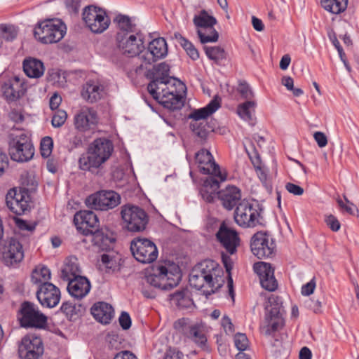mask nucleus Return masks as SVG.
Returning <instances> with one entry per match:
<instances>
[{
	"label": "nucleus",
	"mask_w": 359,
	"mask_h": 359,
	"mask_svg": "<svg viewBox=\"0 0 359 359\" xmlns=\"http://www.w3.org/2000/svg\"><path fill=\"white\" fill-rule=\"evenodd\" d=\"M114 151L113 142L105 137L94 140L88 146L86 153L79 159V168L83 171L98 174L99 169L110 158Z\"/></svg>",
	"instance_id": "nucleus-1"
},
{
	"label": "nucleus",
	"mask_w": 359,
	"mask_h": 359,
	"mask_svg": "<svg viewBox=\"0 0 359 359\" xmlns=\"http://www.w3.org/2000/svg\"><path fill=\"white\" fill-rule=\"evenodd\" d=\"M144 280L149 286L159 290H170L180 282V270L178 267L169 270L165 265L157 264L147 271Z\"/></svg>",
	"instance_id": "nucleus-2"
},
{
	"label": "nucleus",
	"mask_w": 359,
	"mask_h": 359,
	"mask_svg": "<svg viewBox=\"0 0 359 359\" xmlns=\"http://www.w3.org/2000/svg\"><path fill=\"white\" fill-rule=\"evenodd\" d=\"M262 212L263 208L259 203L243 200L236 206L234 219L238 226L243 228H254L258 225L264 226Z\"/></svg>",
	"instance_id": "nucleus-3"
},
{
	"label": "nucleus",
	"mask_w": 359,
	"mask_h": 359,
	"mask_svg": "<svg viewBox=\"0 0 359 359\" xmlns=\"http://www.w3.org/2000/svg\"><path fill=\"white\" fill-rule=\"evenodd\" d=\"M8 153L11 158L17 162H27L32 158L34 148L31 139L22 130L8 135Z\"/></svg>",
	"instance_id": "nucleus-4"
},
{
	"label": "nucleus",
	"mask_w": 359,
	"mask_h": 359,
	"mask_svg": "<svg viewBox=\"0 0 359 359\" xmlns=\"http://www.w3.org/2000/svg\"><path fill=\"white\" fill-rule=\"evenodd\" d=\"M66 29V26L61 20L46 19L37 23L34 30V36L41 43H54L64 37Z\"/></svg>",
	"instance_id": "nucleus-5"
},
{
	"label": "nucleus",
	"mask_w": 359,
	"mask_h": 359,
	"mask_svg": "<svg viewBox=\"0 0 359 359\" xmlns=\"http://www.w3.org/2000/svg\"><path fill=\"white\" fill-rule=\"evenodd\" d=\"M121 215L124 228L130 232L144 231L149 220V215L144 209L132 204L123 205Z\"/></svg>",
	"instance_id": "nucleus-6"
},
{
	"label": "nucleus",
	"mask_w": 359,
	"mask_h": 359,
	"mask_svg": "<svg viewBox=\"0 0 359 359\" xmlns=\"http://www.w3.org/2000/svg\"><path fill=\"white\" fill-rule=\"evenodd\" d=\"M18 320L24 328H44L47 317L39 310L38 306L29 301L23 302L18 312Z\"/></svg>",
	"instance_id": "nucleus-7"
},
{
	"label": "nucleus",
	"mask_w": 359,
	"mask_h": 359,
	"mask_svg": "<svg viewBox=\"0 0 359 359\" xmlns=\"http://www.w3.org/2000/svg\"><path fill=\"white\" fill-rule=\"evenodd\" d=\"M269 305L265 308L267 311L265 316L267 323L265 327V334L267 336L271 335L284 326L283 315L285 313L280 297L278 296L271 295L269 298Z\"/></svg>",
	"instance_id": "nucleus-8"
},
{
	"label": "nucleus",
	"mask_w": 359,
	"mask_h": 359,
	"mask_svg": "<svg viewBox=\"0 0 359 359\" xmlns=\"http://www.w3.org/2000/svg\"><path fill=\"white\" fill-rule=\"evenodd\" d=\"M269 305L265 308L267 311L265 316L267 323L265 327V334L267 336L271 335L284 326L283 315L285 313L280 297L278 296L271 295L269 298Z\"/></svg>",
	"instance_id": "nucleus-9"
},
{
	"label": "nucleus",
	"mask_w": 359,
	"mask_h": 359,
	"mask_svg": "<svg viewBox=\"0 0 359 359\" xmlns=\"http://www.w3.org/2000/svg\"><path fill=\"white\" fill-rule=\"evenodd\" d=\"M170 68L169 65L163 62L147 70L146 76L151 80L147 86V90L150 94L156 95V91L159 90L161 88L170 85L171 79L180 82L179 80L169 76ZM179 86L182 88L184 87L180 83H179Z\"/></svg>",
	"instance_id": "nucleus-10"
},
{
	"label": "nucleus",
	"mask_w": 359,
	"mask_h": 359,
	"mask_svg": "<svg viewBox=\"0 0 359 359\" xmlns=\"http://www.w3.org/2000/svg\"><path fill=\"white\" fill-rule=\"evenodd\" d=\"M120 203V195L112 190L97 191L88 196L85 200V203L88 208L100 211H107L113 209Z\"/></svg>",
	"instance_id": "nucleus-11"
},
{
	"label": "nucleus",
	"mask_w": 359,
	"mask_h": 359,
	"mask_svg": "<svg viewBox=\"0 0 359 359\" xmlns=\"http://www.w3.org/2000/svg\"><path fill=\"white\" fill-rule=\"evenodd\" d=\"M44 353L42 339L35 334L25 335L18 344L20 359H41Z\"/></svg>",
	"instance_id": "nucleus-12"
},
{
	"label": "nucleus",
	"mask_w": 359,
	"mask_h": 359,
	"mask_svg": "<svg viewBox=\"0 0 359 359\" xmlns=\"http://www.w3.org/2000/svg\"><path fill=\"white\" fill-rule=\"evenodd\" d=\"M30 201L31 197L28 189L25 187L12 188L6 195V206L16 215H22L29 211Z\"/></svg>",
	"instance_id": "nucleus-13"
},
{
	"label": "nucleus",
	"mask_w": 359,
	"mask_h": 359,
	"mask_svg": "<svg viewBox=\"0 0 359 359\" xmlns=\"http://www.w3.org/2000/svg\"><path fill=\"white\" fill-rule=\"evenodd\" d=\"M82 15L85 23L93 33H102L109 26L110 19L106 11L97 6L90 5L85 7Z\"/></svg>",
	"instance_id": "nucleus-14"
},
{
	"label": "nucleus",
	"mask_w": 359,
	"mask_h": 359,
	"mask_svg": "<svg viewBox=\"0 0 359 359\" xmlns=\"http://www.w3.org/2000/svg\"><path fill=\"white\" fill-rule=\"evenodd\" d=\"M130 251L135 259L143 264L154 262L158 255L154 243L146 238H135L130 243Z\"/></svg>",
	"instance_id": "nucleus-15"
},
{
	"label": "nucleus",
	"mask_w": 359,
	"mask_h": 359,
	"mask_svg": "<svg viewBox=\"0 0 359 359\" xmlns=\"http://www.w3.org/2000/svg\"><path fill=\"white\" fill-rule=\"evenodd\" d=\"M116 40L119 51L129 57L140 55L145 48L144 35L142 32L128 36L116 35Z\"/></svg>",
	"instance_id": "nucleus-16"
},
{
	"label": "nucleus",
	"mask_w": 359,
	"mask_h": 359,
	"mask_svg": "<svg viewBox=\"0 0 359 359\" xmlns=\"http://www.w3.org/2000/svg\"><path fill=\"white\" fill-rule=\"evenodd\" d=\"M150 95L159 104L170 110L180 109L183 106L181 91L177 89L175 83L161 88L156 91V95Z\"/></svg>",
	"instance_id": "nucleus-17"
},
{
	"label": "nucleus",
	"mask_w": 359,
	"mask_h": 359,
	"mask_svg": "<svg viewBox=\"0 0 359 359\" xmlns=\"http://www.w3.org/2000/svg\"><path fill=\"white\" fill-rule=\"evenodd\" d=\"M251 251L258 259L271 257L274 254L276 243L267 231H258L250 240Z\"/></svg>",
	"instance_id": "nucleus-18"
},
{
	"label": "nucleus",
	"mask_w": 359,
	"mask_h": 359,
	"mask_svg": "<svg viewBox=\"0 0 359 359\" xmlns=\"http://www.w3.org/2000/svg\"><path fill=\"white\" fill-rule=\"evenodd\" d=\"M168 54V45L163 37H158L151 41L148 46V50L141 56L142 63L137 67L136 72L142 69H147L159 59L165 57Z\"/></svg>",
	"instance_id": "nucleus-19"
},
{
	"label": "nucleus",
	"mask_w": 359,
	"mask_h": 359,
	"mask_svg": "<svg viewBox=\"0 0 359 359\" xmlns=\"http://www.w3.org/2000/svg\"><path fill=\"white\" fill-rule=\"evenodd\" d=\"M195 159L202 174L218 176L221 181L226 180V174L221 172L219 165L215 163L208 150L205 149L199 150L195 154Z\"/></svg>",
	"instance_id": "nucleus-20"
},
{
	"label": "nucleus",
	"mask_w": 359,
	"mask_h": 359,
	"mask_svg": "<svg viewBox=\"0 0 359 359\" xmlns=\"http://www.w3.org/2000/svg\"><path fill=\"white\" fill-rule=\"evenodd\" d=\"M193 21L197 27L210 28L211 29V35H205L200 29L197 31L201 43L217 41L219 34L213 28V26L217 24V20L215 17L208 15L205 10H202L198 15L194 16Z\"/></svg>",
	"instance_id": "nucleus-21"
},
{
	"label": "nucleus",
	"mask_w": 359,
	"mask_h": 359,
	"mask_svg": "<svg viewBox=\"0 0 359 359\" xmlns=\"http://www.w3.org/2000/svg\"><path fill=\"white\" fill-rule=\"evenodd\" d=\"M36 296L43 307L53 308L60 300V290L51 283H43L37 286Z\"/></svg>",
	"instance_id": "nucleus-22"
},
{
	"label": "nucleus",
	"mask_w": 359,
	"mask_h": 359,
	"mask_svg": "<svg viewBox=\"0 0 359 359\" xmlns=\"http://www.w3.org/2000/svg\"><path fill=\"white\" fill-rule=\"evenodd\" d=\"M74 223L76 229L84 236H89L99 226L97 215L92 210H80L74 217Z\"/></svg>",
	"instance_id": "nucleus-23"
},
{
	"label": "nucleus",
	"mask_w": 359,
	"mask_h": 359,
	"mask_svg": "<svg viewBox=\"0 0 359 359\" xmlns=\"http://www.w3.org/2000/svg\"><path fill=\"white\" fill-rule=\"evenodd\" d=\"M253 270L259 276L262 287L266 290L273 292L278 288L274 269L271 264L264 262H256L253 265Z\"/></svg>",
	"instance_id": "nucleus-24"
},
{
	"label": "nucleus",
	"mask_w": 359,
	"mask_h": 359,
	"mask_svg": "<svg viewBox=\"0 0 359 359\" xmlns=\"http://www.w3.org/2000/svg\"><path fill=\"white\" fill-rule=\"evenodd\" d=\"M24 258L22 244L15 238H8L3 248L2 260L6 266H14Z\"/></svg>",
	"instance_id": "nucleus-25"
},
{
	"label": "nucleus",
	"mask_w": 359,
	"mask_h": 359,
	"mask_svg": "<svg viewBox=\"0 0 359 359\" xmlns=\"http://www.w3.org/2000/svg\"><path fill=\"white\" fill-rule=\"evenodd\" d=\"M216 238L226 250L231 255L236 252V248L240 244V238L237 231L229 228L223 222L216 233Z\"/></svg>",
	"instance_id": "nucleus-26"
},
{
	"label": "nucleus",
	"mask_w": 359,
	"mask_h": 359,
	"mask_svg": "<svg viewBox=\"0 0 359 359\" xmlns=\"http://www.w3.org/2000/svg\"><path fill=\"white\" fill-rule=\"evenodd\" d=\"M98 123L95 110L90 107L82 108L74 116V126L80 132L93 129Z\"/></svg>",
	"instance_id": "nucleus-27"
},
{
	"label": "nucleus",
	"mask_w": 359,
	"mask_h": 359,
	"mask_svg": "<svg viewBox=\"0 0 359 359\" xmlns=\"http://www.w3.org/2000/svg\"><path fill=\"white\" fill-rule=\"evenodd\" d=\"M190 285L198 290H202L205 287L210 288V291L208 292V294L215 293L222 285V283H218L215 285V280L210 274H205L201 273L199 269L193 268L191 273L189 275Z\"/></svg>",
	"instance_id": "nucleus-28"
},
{
	"label": "nucleus",
	"mask_w": 359,
	"mask_h": 359,
	"mask_svg": "<svg viewBox=\"0 0 359 359\" xmlns=\"http://www.w3.org/2000/svg\"><path fill=\"white\" fill-rule=\"evenodd\" d=\"M94 245L99 247L102 251H110L114 249L116 238L115 233L109 228L97 227L90 234Z\"/></svg>",
	"instance_id": "nucleus-29"
},
{
	"label": "nucleus",
	"mask_w": 359,
	"mask_h": 359,
	"mask_svg": "<svg viewBox=\"0 0 359 359\" xmlns=\"http://www.w3.org/2000/svg\"><path fill=\"white\" fill-rule=\"evenodd\" d=\"M68 281L67 290L70 295L80 299L86 296L90 290L91 285L85 276H76Z\"/></svg>",
	"instance_id": "nucleus-30"
},
{
	"label": "nucleus",
	"mask_w": 359,
	"mask_h": 359,
	"mask_svg": "<svg viewBox=\"0 0 359 359\" xmlns=\"http://www.w3.org/2000/svg\"><path fill=\"white\" fill-rule=\"evenodd\" d=\"M217 196L222 206L227 210H232L242 201L241 190L235 186H229L217 192Z\"/></svg>",
	"instance_id": "nucleus-31"
},
{
	"label": "nucleus",
	"mask_w": 359,
	"mask_h": 359,
	"mask_svg": "<svg viewBox=\"0 0 359 359\" xmlns=\"http://www.w3.org/2000/svg\"><path fill=\"white\" fill-rule=\"evenodd\" d=\"M2 89L6 99L10 102L18 100L26 91L25 83L17 76L5 83Z\"/></svg>",
	"instance_id": "nucleus-32"
},
{
	"label": "nucleus",
	"mask_w": 359,
	"mask_h": 359,
	"mask_svg": "<svg viewBox=\"0 0 359 359\" xmlns=\"http://www.w3.org/2000/svg\"><path fill=\"white\" fill-rule=\"evenodd\" d=\"M104 86L93 80H90L83 86L81 96L90 103H95L101 100L104 93Z\"/></svg>",
	"instance_id": "nucleus-33"
},
{
	"label": "nucleus",
	"mask_w": 359,
	"mask_h": 359,
	"mask_svg": "<svg viewBox=\"0 0 359 359\" xmlns=\"http://www.w3.org/2000/svg\"><path fill=\"white\" fill-rule=\"evenodd\" d=\"M91 314L95 319L102 324H108L114 316L113 307L108 303L99 302L90 309Z\"/></svg>",
	"instance_id": "nucleus-34"
},
{
	"label": "nucleus",
	"mask_w": 359,
	"mask_h": 359,
	"mask_svg": "<svg viewBox=\"0 0 359 359\" xmlns=\"http://www.w3.org/2000/svg\"><path fill=\"white\" fill-rule=\"evenodd\" d=\"M220 106L221 98L216 95L205 107L192 111L189 118L192 119V121H205V118L215 112Z\"/></svg>",
	"instance_id": "nucleus-35"
},
{
	"label": "nucleus",
	"mask_w": 359,
	"mask_h": 359,
	"mask_svg": "<svg viewBox=\"0 0 359 359\" xmlns=\"http://www.w3.org/2000/svg\"><path fill=\"white\" fill-rule=\"evenodd\" d=\"M114 22H117L118 29L116 35L128 36L131 34L142 32L137 25L128 15L118 14L114 19Z\"/></svg>",
	"instance_id": "nucleus-36"
},
{
	"label": "nucleus",
	"mask_w": 359,
	"mask_h": 359,
	"mask_svg": "<svg viewBox=\"0 0 359 359\" xmlns=\"http://www.w3.org/2000/svg\"><path fill=\"white\" fill-rule=\"evenodd\" d=\"M23 70L29 78H39L43 74L45 68L41 60L29 57L24 60Z\"/></svg>",
	"instance_id": "nucleus-37"
},
{
	"label": "nucleus",
	"mask_w": 359,
	"mask_h": 359,
	"mask_svg": "<svg viewBox=\"0 0 359 359\" xmlns=\"http://www.w3.org/2000/svg\"><path fill=\"white\" fill-rule=\"evenodd\" d=\"M81 272L77 258L76 257H70L65 262L64 266L61 270L60 277L63 280L67 281L76 278V276H81Z\"/></svg>",
	"instance_id": "nucleus-38"
},
{
	"label": "nucleus",
	"mask_w": 359,
	"mask_h": 359,
	"mask_svg": "<svg viewBox=\"0 0 359 359\" xmlns=\"http://www.w3.org/2000/svg\"><path fill=\"white\" fill-rule=\"evenodd\" d=\"M212 127L208 126L206 121H191L190 123V129L197 137L196 141L201 144H204L208 140V135L212 132Z\"/></svg>",
	"instance_id": "nucleus-39"
},
{
	"label": "nucleus",
	"mask_w": 359,
	"mask_h": 359,
	"mask_svg": "<svg viewBox=\"0 0 359 359\" xmlns=\"http://www.w3.org/2000/svg\"><path fill=\"white\" fill-rule=\"evenodd\" d=\"M60 311L72 321L81 317L86 311V307L81 304H73L70 301L62 303Z\"/></svg>",
	"instance_id": "nucleus-40"
},
{
	"label": "nucleus",
	"mask_w": 359,
	"mask_h": 359,
	"mask_svg": "<svg viewBox=\"0 0 359 359\" xmlns=\"http://www.w3.org/2000/svg\"><path fill=\"white\" fill-rule=\"evenodd\" d=\"M170 299L180 309H188L193 304L191 292L187 288H183L170 294Z\"/></svg>",
	"instance_id": "nucleus-41"
},
{
	"label": "nucleus",
	"mask_w": 359,
	"mask_h": 359,
	"mask_svg": "<svg viewBox=\"0 0 359 359\" xmlns=\"http://www.w3.org/2000/svg\"><path fill=\"white\" fill-rule=\"evenodd\" d=\"M194 267L199 269L201 273L211 275L212 279L216 282L218 281L217 278L221 277L220 273H223L219 267V264L212 259H205L197 264Z\"/></svg>",
	"instance_id": "nucleus-42"
},
{
	"label": "nucleus",
	"mask_w": 359,
	"mask_h": 359,
	"mask_svg": "<svg viewBox=\"0 0 359 359\" xmlns=\"http://www.w3.org/2000/svg\"><path fill=\"white\" fill-rule=\"evenodd\" d=\"M322 7L333 14H339L346 10L348 0H321Z\"/></svg>",
	"instance_id": "nucleus-43"
},
{
	"label": "nucleus",
	"mask_w": 359,
	"mask_h": 359,
	"mask_svg": "<svg viewBox=\"0 0 359 359\" xmlns=\"http://www.w3.org/2000/svg\"><path fill=\"white\" fill-rule=\"evenodd\" d=\"M51 273L50 269L46 266H42L39 270L35 269L32 273V282L39 286L43 283H50Z\"/></svg>",
	"instance_id": "nucleus-44"
},
{
	"label": "nucleus",
	"mask_w": 359,
	"mask_h": 359,
	"mask_svg": "<svg viewBox=\"0 0 359 359\" xmlns=\"http://www.w3.org/2000/svg\"><path fill=\"white\" fill-rule=\"evenodd\" d=\"M121 259L108 254L101 256V261L106 267L107 273H115L121 270Z\"/></svg>",
	"instance_id": "nucleus-45"
},
{
	"label": "nucleus",
	"mask_w": 359,
	"mask_h": 359,
	"mask_svg": "<svg viewBox=\"0 0 359 359\" xmlns=\"http://www.w3.org/2000/svg\"><path fill=\"white\" fill-rule=\"evenodd\" d=\"M189 331L187 334V337L193 340L196 344L200 346L205 345L207 338L204 333L201 330V327L198 324L191 325L188 327Z\"/></svg>",
	"instance_id": "nucleus-46"
},
{
	"label": "nucleus",
	"mask_w": 359,
	"mask_h": 359,
	"mask_svg": "<svg viewBox=\"0 0 359 359\" xmlns=\"http://www.w3.org/2000/svg\"><path fill=\"white\" fill-rule=\"evenodd\" d=\"M204 49L207 57L217 64H219L222 60L226 59L225 50L220 46H205Z\"/></svg>",
	"instance_id": "nucleus-47"
},
{
	"label": "nucleus",
	"mask_w": 359,
	"mask_h": 359,
	"mask_svg": "<svg viewBox=\"0 0 359 359\" xmlns=\"http://www.w3.org/2000/svg\"><path fill=\"white\" fill-rule=\"evenodd\" d=\"M256 106V102L253 100H247L246 102L241 104L238 107V115L245 121H252V116L250 109H254Z\"/></svg>",
	"instance_id": "nucleus-48"
},
{
	"label": "nucleus",
	"mask_w": 359,
	"mask_h": 359,
	"mask_svg": "<svg viewBox=\"0 0 359 359\" xmlns=\"http://www.w3.org/2000/svg\"><path fill=\"white\" fill-rule=\"evenodd\" d=\"M0 34L7 41H12L16 39L18 34V28L13 25H0Z\"/></svg>",
	"instance_id": "nucleus-49"
},
{
	"label": "nucleus",
	"mask_w": 359,
	"mask_h": 359,
	"mask_svg": "<svg viewBox=\"0 0 359 359\" xmlns=\"http://www.w3.org/2000/svg\"><path fill=\"white\" fill-rule=\"evenodd\" d=\"M53 147V139L46 136L42 138L40 144V151L41 154L43 158H48L52 152Z\"/></svg>",
	"instance_id": "nucleus-50"
},
{
	"label": "nucleus",
	"mask_w": 359,
	"mask_h": 359,
	"mask_svg": "<svg viewBox=\"0 0 359 359\" xmlns=\"http://www.w3.org/2000/svg\"><path fill=\"white\" fill-rule=\"evenodd\" d=\"M343 196L346 203H344L340 197L338 196L337 198L338 205L342 210L345 211L348 214L351 215H354V210L358 211V208L347 198L346 195H344Z\"/></svg>",
	"instance_id": "nucleus-51"
},
{
	"label": "nucleus",
	"mask_w": 359,
	"mask_h": 359,
	"mask_svg": "<svg viewBox=\"0 0 359 359\" xmlns=\"http://www.w3.org/2000/svg\"><path fill=\"white\" fill-rule=\"evenodd\" d=\"M234 344L240 351H244L249 347V341L245 334L238 332L234 335Z\"/></svg>",
	"instance_id": "nucleus-52"
},
{
	"label": "nucleus",
	"mask_w": 359,
	"mask_h": 359,
	"mask_svg": "<svg viewBox=\"0 0 359 359\" xmlns=\"http://www.w3.org/2000/svg\"><path fill=\"white\" fill-rule=\"evenodd\" d=\"M241 96L247 100H251L254 97V93L245 81H241L237 88Z\"/></svg>",
	"instance_id": "nucleus-53"
},
{
	"label": "nucleus",
	"mask_w": 359,
	"mask_h": 359,
	"mask_svg": "<svg viewBox=\"0 0 359 359\" xmlns=\"http://www.w3.org/2000/svg\"><path fill=\"white\" fill-rule=\"evenodd\" d=\"M83 147V135L81 134L74 135L68 139V143L66 145L69 151Z\"/></svg>",
	"instance_id": "nucleus-54"
},
{
	"label": "nucleus",
	"mask_w": 359,
	"mask_h": 359,
	"mask_svg": "<svg viewBox=\"0 0 359 359\" xmlns=\"http://www.w3.org/2000/svg\"><path fill=\"white\" fill-rule=\"evenodd\" d=\"M210 175L204 181L203 186L217 193L219 191L218 189L219 188V183L222 181L218 176Z\"/></svg>",
	"instance_id": "nucleus-55"
},
{
	"label": "nucleus",
	"mask_w": 359,
	"mask_h": 359,
	"mask_svg": "<svg viewBox=\"0 0 359 359\" xmlns=\"http://www.w3.org/2000/svg\"><path fill=\"white\" fill-rule=\"evenodd\" d=\"M67 118V112L64 110H57L52 118V126L54 128L61 127Z\"/></svg>",
	"instance_id": "nucleus-56"
},
{
	"label": "nucleus",
	"mask_w": 359,
	"mask_h": 359,
	"mask_svg": "<svg viewBox=\"0 0 359 359\" xmlns=\"http://www.w3.org/2000/svg\"><path fill=\"white\" fill-rule=\"evenodd\" d=\"M325 223L334 232L338 231L341 228V224L338 219L333 215L325 216Z\"/></svg>",
	"instance_id": "nucleus-57"
},
{
	"label": "nucleus",
	"mask_w": 359,
	"mask_h": 359,
	"mask_svg": "<svg viewBox=\"0 0 359 359\" xmlns=\"http://www.w3.org/2000/svg\"><path fill=\"white\" fill-rule=\"evenodd\" d=\"M157 288L152 287L147 285L146 282L142 283L141 287V292L142 295L147 299H155L157 296Z\"/></svg>",
	"instance_id": "nucleus-58"
},
{
	"label": "nucleus",
	"mask_w": 359,
	"mask_h": 359,
	"mask_svg": "<svg viewBox=\"0 0 359 359\" xmlns=\"http://www.w3.org/2000/svg\"><path fill=\"white\" fill-rule=\"evenodd\" d=\"M15 223L16 226L22 231H33L36 226V223L29 224L27 222L22 219L18 217H14Z\"/></svg>",
	"instance_id": "nucleus-59"
},
{
	"label": "nucleus",
	"mask_w": 359,
	"mask_h": 359,
	"mask_svg": "<svg viewBox=\"0 0 359 359\" xmlns=\"http://www.w3.org/2000/svg\"><path fill=\"white\" fill-rule=\"evenodd\" d=\"M119 324L124 330H128L131 327V318L128 313L126 311L121 312L119 318Z\"/></svg>",
	"instance_id": "nucleus-60"
},
{
	"label": "nucleus",
	"mask_w": 359,
	"mask_h": 359,
	"mask_svg": "<svg viewBox=\"0 0 359 359\" xmlns=\"http://www.w3.org/2000/svg\"><path fill=\"white\" fill-rule=\"evenodd\" d=\"M200 193L203 199L208 203H213L217 194V192L213 191L212 190H210L203 186L201 189Z\"/></svg>",
	"instance_id": "nucleus-61"
},
{
	"label": "nucleus",
	"mask_w": 359,
	"mask_h": 359,
	"mask_svg": "<svg viewBox=\"0 0 359 359\" xmlns=\"http://www.w3.org/2000/svg\"><path fill=\"white\" fill-rule=\"evenodd\" d=\"M187 319L185 318H180L178 319L176 322L174 323V327L176 330H178L179 331L182 332L184 334L187 335L188 333L189 327H191V325H188Z\"/></svg>",
	"instance_id": "nucleus-62"
},
{
	"label": "nucleus",
	"mask_w": 359,
	"mask_h": 359,
	"mask_svg": "<svg viewBox=\"0 0 359 359\" xmlns=\"http://www.w3.org/2000/svg\"><path fill=\"white\" fill-rule=\"evenodd\" d=\"M285 189L289 193L295 196H301L304 194L302 187L291 182H287L285 184Z\"/></svg>",
	"instance_id": "nucleus-63"
},
{
	"label": "nucleus",
	"mask_w": 359,
	"mask_h": 359,
	"mask_svg": "<svg viewBox=\"0 0 359 359\" xmlns=\"http://www.w3.org/2000/svg\"><path fill=\"white\" fill-rule=\"evenodd\" d=\"M183 353L176 348H168L164 355L163 359H182Z\"/></svg>",
	"instance_id": "nucleus-64"
}]
</instances>
